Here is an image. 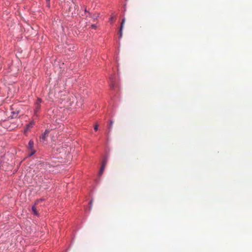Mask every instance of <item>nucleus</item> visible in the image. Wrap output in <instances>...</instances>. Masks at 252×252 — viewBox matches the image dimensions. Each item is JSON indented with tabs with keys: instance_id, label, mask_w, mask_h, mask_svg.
<instances>
[{
	"instance_id": "obj_1",
	"label": "nucleus",
	"mask_w": 252,
	"mask_h": 252,
	"mask_svg": "<svg viewBox=\"0 0 252 252\" xmlns=\"http://www.w3.org/2000/svg\"><path fill=\"white\" fill-rule=\"evenodd\" d=\"M33 145H34L33 141L32 140H31L29 141V144H28V149L29 150V156L30 157L32 156L35 153V151L33 149Z\"/></svg>"
},
{
	"instance_id": "obj_2",
	"label": "nucleus",
	"mask_w": 252,
	"mask_h": 252,
	"mask_svg": "<svg viewBox=\"0 0 252 252\" xmlns=\"http://www.w3.org/2000/svg\"><path fill=\"white\" fill-rule=\"evenodd\" d=\"M49 132V129H46L45 132L39 136L40 142L44 143L47 140Z\"/></svg>"
},
{
	"instance_id": "obj_3",
	"label": "nucleus",
	"mask_w": 252,
	"mask_h": 252,
	"mask_svg": "<svg viewBox=\"0 0 252 252\" xmlns=\"http://www.w3.org/2000/svg\"><path fill=\"white\" fill-rule=\"evenodd\" d=\"M42 100L40 98H38L36 102L35 103V108H34V113H36L38 112L40 108V103H41Z\"/></svg>"
},
{
	"instance_id": "obj_4",
	"label": "nucleus",
	"mask_w": 252,
	"mask_h": 252,
	"mask_svg": "<svg viewBox=\"0 0 252 252\" xmlns=\"http://www.w3.org/2000/svg\"><path fill=\"white\" fill-rule=\"evenodd\" d=\"M125 21H126L125 18H123L122 20L121 24V27H120V31H119V35H120V38H121L122 37V34H123L122 31H123V28H124V25L125 23Z\"/></svg>"
},
{
	"instance_id": "obj_5",
	"label": "nucleus",
	"mask_w": 252,
	"mask_h": 252,
	"mask_svg": "<svg viewBox=\"0 0 252 252\" xmlns=\"http://www.w3.org/2000/svg\"><path fill=\"white\" fill-rule=\"evenodd\" d=\"M87 17L88 16H89L90 17H91L94 21H95L97 20V18L99 17V14H93V15H92L91 13H90V12H88V15H86Z\"/></svg>"
},
{
	"instance_id": "obj_6",
	"label": "nucleus",
	"mask_w": 252,
	"mask_h": 252,
	"mask_svg": "<svg viewBox=\"0 0 252 252\" xmlns=\"http://www.w3.org/2000/svg\"><path fill=\"white\" fill-rule=\"evenodd\" d=\"M32 213L34 215H38V213H37V211L36 210V207L35 206V205L32 206Z\"/></svg>"
},
{
	"instance_id": "obj_7",
	"label": "nucleus",
	"mask_w": 252,
	"mask_h": 252,
	"mask_svg": "<svg viewBox=\"0 0 252 252\" xmlns=\"http://www.w3.org/2000/svg\"><path fill=\"white\" fill-rule=\"evenodd\" d=\"M104 168H105V165L102 164L100 168V171H99V175H101L102 174L104 170Z\"/></svg>"
},
{
	"instance_id": "obj_8",
	"label": "nucleus",
	"mask_w": 252,
	"mask_h": 252,
	"mask_svg": "<svg viewBox=\"0 0 252 252\" xmlns=\"http://www.w3.org/2000/svg\"><path fill=\"white\" fill-rule=\"evenodd\" d=\"M18 113H19V111H17L16 112H12V115L11 116V118H16Z\"/></svg>"
},
{
	"instance_id": "obj_9",
	"label": "nucleus",
	"mask_w": 252,
	"mask_h": 252,
	"mask_svg": "<svg viewBox=\"0 0 252 252\" xmlns=\"http://www.w3.org/2000/svg\"><path fill=\"white\" fill-rule=\"evenodd\" d=\"M113 121H110V124H109V128L110 130L112 128V126H113Z\"/></svg>"
},
{
	"instance_id": "obj_10",
	"label": "nucleus",
	"mask_w": 252,
	"mask_h": 252,
	"mask_svg": "<svg viewBox=\"0 0 252 252\" xmlns=\"http://www.w3.org/2000/svg\"><path fill=\"white\" fill-rule=\"evenodd\" d=\"M98 125H96L95 126H94V129L96 131L98 129Z\"/></svg>"
},
{
	"instance_id": "obj_11",
	"label": "nucleus",
	"mask_w": 252,
	"mask_h": 252,
	"mask_svg": "<svg viewBox=\"0 0 252 252\" xmlns=\"http://www.w3.org/2000/svg\"><path fill=\"white\" fill-rule=\"evenodd\" d=\"M91 28H93V29H95L96 28V26L95 25H94V24H93L91 25Z\"/></svg>"
},
{
	"instance_id": "obj_12",
	"label": "nucleus",
	"mask_w": 252,
	"mask_h": 252,
	"mask_svg": "<svg viewBox=\"0 0 252 252\" xmlns=\"http://www.w3.org/2000/svg\"><path fill=\"white\" fill-rule=\"evenodd\" d=\"M106 163H107V161L106 160H104L103 163H102V164L105 165V166L106 164Z\"/></svg>"
},
{
	"instance_id": "obj_13",
	"label": "nucleus",
	"mask_w": 252,
	"mask_h": 252,
	"mask_svg": "<svg viewBox=\"0 0 252 252\" xmlns=\"http://www.w3.org/2000/svg\"><path fill=\"white\" fill-rule=\"evenodd\" d=\"M113 19H114V17L113 16L111 17V18H110V21H113Z\"/></svg>"
},
{
	"instance_id": "obj_14",
	"label": "nucleus",
	"mask_w": 252,
	"mask_h": 252,
	"mask_svg": "<svg viewBox=\"0 0 252 252\" xmlns=\"http://www.w3.org/2000/svg\"><path fill=\"white\" fill-rule=\"evenodd\" d=\"M84 11H85V12L86 13H88V12H88V11H87V8H86V7H85V8H84Z\"/></svg>"
},
{
	"instance_id": "obj_15",
	"label": "nucleus",
	"mask_w": 252,
	"mask_h": 252,
	"mask_svg": "<svg viewBox=\"0 0 252 252\" xmlns=\"http://www.w3.org/2000/svg\"><path fill=\"white\" fill-rule=\"evenodd\" d=\"M39 202V200H37L35 203V205L37 204L38 202Z\"/></svg>"
},
{
	"instance_id": "obj_16",
	"label": "nucleus",
	"mask_w": 252,
	"mask_h": 252,
	"mask_svg": "<svg viewBox=\"0 0 252 252\" xmlns=\"http://www.w3.org/2000/svg\"><path fill=\"white\" fill-rule=\"evenodd\" d=\"M90 203V205H91V207L92 206V202L91 201Z\"/></svg>"
},
{
	"instance_id": "obj_17",
	"label": "nucleus",
	"mask_w": 252,
	"mask_h": 252,
	"mask_svg": "<svg viewBox=\"0 0 252 252\" xmlns=\"http://www.w3.org/2000/svg\"><path fill=\"white\" fill-rule=\"evenodd\" d=\"M47 2H49L50 0H46Z\"/></svg>"
}]
</instances>
